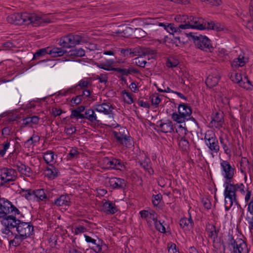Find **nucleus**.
<instances>
[{"label": "nucleus", "instance_id": "obj_40", "mask_svg": "<svg viewBox=\"0 0 253 253\" xmlns=\"http://www.w3.org/2000/svg\"><path fill=\"white\" fill-rule=\"evenodd\" d=\"M54 152L52 151H47L44 153L43 160L47 164L52 162L54 160Z\"/></svg>", "mask_w": 253, "mask_h": 253}, {"label": "nucleus", "instance_id": "obj_22", "mask_svg": "<svg viewBox=\"0 0 253 253\" xmlns=\"http://www.w3.org/2000/svg\"><path fill=\"white\" fill-rule=\"evenodd\" d=\"M104 211L108 214H114L118 211L117 207L112 201H107L103 204Z\"/></svg>", "mask_w": 253, "mask_h": 253}, {"label": "nucleus", "instance_id": "obj_35", "mask_svg": "<svg viewBox=\"0 0 253 253\" xmlns=\"http://www.w3.org/2000/svg\"><path fill=\"white\" fill-rule=\"evenodd\" d=\"M209 225L211 226V228H207L206 231L207 232H210L209 237L212 239L213 242H214L215 239H217L218 237L219 230H216V227L214 225L209 224Z\"/></svg>", "mask_w": 253, "mask_h": 253}, {"label": "nucleus", "instance_id": "obj_54", "mask_svg": "<svg viewBox=\"0 0 253 253\" xmlns=\"http://www.w3.org/2000/svg\"><path fill=\"white\" fill-rule=\"evenodd\" d=\"M133 32L135 37L139 39L145 37L146 34V33L141 28H135Z\"/></svg>", "mask_w": 253, "mask_h": 253}, {"label": "nucleus", "instance_id": "obj_41", "mask_svg": "<svg viewBox=\"0 0 253 253\" xmlns=\"http://www.w3.org/2000/svg\"><path fill=\"white\" fill-rule=\"evenodd\" d=\"M70 53L71 56L76 57H83L85 55V51L82 48L71 50Z\"/></svg>", "mask_w": 253, "mask_h": 253}, {"label": "nucleus", "instance_id": "obj_46", "mask_svg": "<svg viewBox=\"0 0 253 253\" xmlns=\"http://www.w3.org/2000/svg\"><path fill=\"white\" fill-rule=\"evenodd\" d=\"M170 35H172L173 38H169L168 36H164V39L163 41H158L161 43H165L166 42H171L172 43V42H175V41H177L178 42V40L176 39V37H178V34H176L175 33H169Z\"/></svg>", "mask_w": 253, "mask_h": 253}, {"label": "nucleus", "instance_id": "obj_34", "mask_svg": "<svg viewBox=\"0 0 253 253\" xmlns=\"http://www.w3.org/2000/svg\"><path fill=\"white\" fill-rule=\"evenodd\" d=\"M219 141L221 146L224 149V153L227 155L230 156L231 151L229 148V142L227 138L224 139L222 136L219 137Z\"/></svg>", "mask_w": 253, "mask_h": 253}, {"label": "nucleus", "instance_id": "obj_6", "mask_svg": "<svg viewBox=\"0 0 253 253\" xmlns=\"http://www.w3.org/2000/svg\"><path fill=\"white\" fill-rule=\"evenodd\" d=\"M113 134L116 141L121 145L129 148L132 145V139L129 135L127 129L125 127H121L119 131H113Z\"/></svg>", "mask_w": 253, "mask_h": 253}, {"label": "nucleus", "instance_id": "obj_11", "mask_svg": "<svg viewBox=\"0 0 253 253\" xmlns=\"http://www.w3.org/2000/svg\"><path fill=\"white\" fill-rule=\"evenodd\" d=\"M111 74H114L119 78L125 79L124 77L127 76L129 75H134L139 74V71L135 67L130 66L128 68H115L113 72Z\"/></svg>", "mask_w": 253, "mask_h": 253}, {"label": "nucleus", "instance_id": "obj_12", "mask_svg": "<svg viewBox=\"0 0 253 253\" xmlns=\"http://www.w3.org/2000/svg\"><path fill=\"white\" fill-rule=\"evenodd\" d=\"M204 139L206 145L211 151L215 153H217L219 151L220 147L218 141L214 133H212L209 135L206 134Z\"/></svg>", "mask_w": 253, "mask_h": 253}, {"label": "nucleus", "instance_id": "obj_38", "mask_svg": "<svg viewBox=\"0 0 253 253\" xmlns=\"http://www.w3.org/2000/svg\"><path fill=\"white\" fill-rule=\"evenodd\" d=\"M121 94L122 95H126V97H127V99H126L124 97V102L128 104H131L132 103L134 102V100L133 99V94L131 93L126 91V90H123Z\"/></svg>", "mask_w": 253, "mask_h": 253}, {"label": "nucleus", "instance_id": "obj_63", "mask_svg": "<svg viewBox=\"0 0 253 253\" xmlns=\"http://www.w3.org/2000/svg\"><path fill=\"white\" fill-rule=\"evenodd\" d=\"M83 100V97L81 94L76 96V97H73L71 99V102L78 105L80 104Z\"/></svg>", "mask_w": 253, "mask_h": 253}, {"label": "nucleus", "instance_id": "obj_49", "mask_svg": "<svg viewBox=\"0 0 253 253\" xmlns=\"http://www.w3.org/2000/svg\"><path fill=\"white\" fill-rule=\"evenodd\" d=\"M76 118L79 119H84V114L81 113L77 109H73L71 111V114L70 115V119Z\"/></svg>", "mask_w": 253, "mask_h": 253}, {"label": "nucleus", "instance_id": "obj_2", "mask_svg": "<svg viewBox=\"0 0 253 253\" xmlns=\"http://www.w3.org/2000/svg\"><path fill=\"white\" fill-rule=\"evenodd\" d=\"M178 113L176 112L171 114L172 119L178 124L185 123L189 127L198 128V123L193 117H190L192 109L189 104L181 103L178 106Z\"/></svg>", "mask_w": 253, "mask_h": 253}, {"label": "nucleus", "instance_id": "obj_14", "mask_svg": "<svg viewBox=\"0 0 253 253\" xmlns=\"http://www.w3.org/2000/svg\"><path fill=\"white\" fill-rule=\"evenodd\" d=\"M107 178L109 179L108 182L112 189L121 190L123 192L126 189L127 182L124 179L116 177Z\"/></svg>", "mask_w": 253, "mask_h": 253}, {"label": "nucleus", "instance_id": "obj_56", "mask_svg": "<svg viewBox=\"0 0 253 253\" xmlns=\"http://www.w3.org/2000/svg\"><path fill=\"white\" fill-rule=\"evenodd\" d=\"M152 203L154 206H157L160 203L162 196L161 194L153 195L152 196Z\"/></svg>", "mask_w": 253, "mask_h": 253}, {"label": "nucleus", "instance_id": "obj_37", "mask_svg": "<svg viewBox=\"0 0 253 253\" xmlns=\"http://www.w3.org/2000/svg\"><path fill=\"white\" fill-rule=\"evenodd\" d=\"M40 138L38 135L33 134L29 139H28L24 144V146L27 148H30L31 146L34 145L35 143L40 141Z\"/></svg>", "mask_w": 253, "mask_h": 253}, {"label": "nucleus", "instance_id": "obj_59", "mask_svg": "<svg viewBox=\"0 0 253 253\" xmlns=\"http://www.w3.org/2000/svg\"><path fill=\"white\" fill-rule=\"evenodd\" d=\"M179 225L182 228L185 227L188 228V227L190 226L189 220L186 217L181 218L179 221Z\"/></svg>", "mask_w": 253, "mask_h": 253}, {"label": "nucleus", "instance_id": "obj_30", "mask_svg": "<svg viewBox=\"0 0 253 253\" xmlns=\"http://www.w3.org/2000/svg\"><path fill=\"white\" fill-rule=\"evenodd\" d=\"M154 85H155L157 88V90L160 92H170L172 91L168 86L165 85V82L164 80H160V82L158 83H154Z\"/></svg>", "mask_w": 253, "mask_h": 253}, {"label": "nucleus", "instance_id": "obj_7", "mask_svg": "<svg viewBox=\"0 0 253 253\" xmlns=\"http://www.w3.org/2000/svg\"><path fill=\"white\" fill-rule=\"evenodd\" d=\"M66 53H67V51L60 47H54L51 48L50 47H47L37 50L34 53L33 59H39L46 54L51 55L54 57H60L63 56Z\"/></svg>", "mask_w": 253, "mask_h": 253}, {"label": "nucleus", "instance_id": "obj_10", "mask_svg": "<svg viewBox=\"0 0 253 253\" xmlns=\"http://www.w3.org/2000/svg\"><path fill=\"white\" fill-rule=\"evenodd\" d=\"M222 174L225 179V182L232 181L235 171V169L231 166L227 161L222 160L220 163Z\"/></svg>", "mask_w": 253, "mask_h": 253}, {"label": "nucleus", "instance_id": "obj_3", "mask_svg": "<svg viewBox=\"0 0 253 253\" xmlns=\"http://www.w3.org/2000/svg\"><path fill=\"white\" fill-rule=\"evenodd\" d=\"M12 215V221L15 225V228L19 234L24 236L26 238L34 234V226L31 221L24 222L20 219Z\"/></svg>", "mask_w": 253, "mask_h": 253}, {"label": "nucleus", "instance_id": "obj_36", "mask_svg": "<svg viewBox=\"0 0 253 253\" xmlns=\"http://www.w3.org/2000/svg\"><path fill=\"white\" fill-rule=\"evenodd\" d=\"M178 145L182 151H187L189 149V142L185 136L181 137Z\"/></svg>", "mask_w": 253, "mask_h": 253}, {"label": "nucleus", "instance_id": "obj_5", "mask_svg": "<svg viewBox=\"0 0 253 253\" xmlns=\"http://www.w3.org/2000/svg\"><path fill=\"white\" fill-rule=\"evenodd\" d=\"M83 36L74 33H70L62 36L59 41V44L63 48H70L79 44L83 40Z\"/></svg>", "mask_w": 253, "mask_h": 253}, {"label": "nucleus", "instance_id": "obj_58", "mask_svg": "<svg viewBox=\"0 0 253 253\" xmlns=\"http://www.w3.org/2000/svg\"><path fill=\"white\" fill-rule=\"evenodd\" d=\"M135 60L136 65L140 67H144L147 63L146 60L142 59L141 56L135 58Z\"/></svg>", "mask_w": 253, "mask_h": 253}, {"label": "nucleus", "instance_id": "obj_52", "mask_svg": "<svg viewBox=\"0 0 253 253\" xmlns=\"http://www.w3.org/2000/svg\"><path fill=\"white\" fill-rule=\"evenodd\" d=\"M21 191L22 192H25V194L24 195H23L22 196L24 197L26 199L28 200L32 199V196H35V190H33L31 189L27 190L22 189Z\"/></svg>", "mask_w": 253, "mask_h": 253}, {"label": "nucleus", "instance_id": "obj_57", "mask_svg": "<svg viewBox=\"0 0 253 253\" xmlns=\"http://www.w3.org/2000/svg\"><path fill=\"white\" fill-rule=\"evenodd\" d=\"M120 51L124 57H132L131 48H121Z\"/></svg>", "mask_w": 253, "mask_h": 253}, {"label": "nucleus", "instance_id": "obj_45", "mask_svg": "<svg viewBox=\"0 0 253 253\" xmlns=\"http://www.w3.org/2000/svg\"><path fill=\"white\" fill-rule=\"evenodd\" d=\"M150 160L147 159V160H145L143 162H139L140 165L145 170H147L148 172L151 174V171L153 172V169L151 168L150 165Z\"/></svg>", "mask_w": 253, "mask_h": 253}, {"label": "nucleus", "instance_id": "obj_64", "mask_svg": "<svg viewBox=\"0 0 253 253\" xmlns=\"http://www.w3.org/2000/svg\"><path fill=\"white\" fill-rule=\"evenodd\" d=\"M202 202L204 207L207 210H209L211 208V203L209 199L203 198L202 200Z\"/></svg>", "mask_w": 253, "mask_h": 253}, {"label": "nucleus", "instance_id": "obj_42", "mask_svg": "<svg viewBox=\"0 0 253 253\" xmlns=\"http://www.w3.org/2000/svg\"><path fill=\"white\" fill-rule=\"evenodd\" d=\"M80 154V153L78 151L77 148H72L69 153L67 154V159L72 160L75 158H78L79 157Z\"/></svg>", "mask_w": 253, "mask_h": 253}, {"label": "nucleus", "instance_id": "obj_16", "mask_svg": "<svg viewBox=\"0 0 253 253\" xmlns=\"http://www.w3.org/2000/svg\"><path fill=\"white\" fill-rule=\"evenodd\" d=\"M232 181L230 182H225L224 186L225 189L224 191V195L227 198H234L236 199L237 195L236 192L238 190L234 183H232Z\"/></svg>", "mask_w": 253, "mask_h": 253}, {"label": "nucleus", "instance_id": "obj_43", "mask_svg": "<svg viewBox=\"0 0 253 253\" xmlns=\"http://www.w3.org/2000/svg\"><path fill=\"white\" fill-rule=\"evenodd\" d=\"M234 200H236V199L233 197L227 198L226 196H224V206L226 211H229L233 205Z\"/></svg>", "mask_w": 253, "mask_h": 253}, {"label": "nucleus", "instance_id": "obj_51", "mask_svg": "<svg viewBox=\"0 0 253 253\" xmlns=\"http://www.w3.org/2000/svg\"><path fill=\"white\" fill-rule=\"evenodd\" d=\"M91 80H81L79 84L76 85H77V86H79L81 89H84L88 88L91 85Z\"/></svg>", "mask_w": 253, "mask_h": 253}, {"label": "nucleus", "instance_id": "obj_44", "mask_svg": "<svg viewBox=\"0 0 253 253\" xmlns=\"http://www.w3.org/2000/svg\"><path fill=\"white\" fill-rule=\"evenodd\" d=\"M150 99L152 103V105H155L156 107L159 106V104L161 101V99L159 97V94L157 93L153 94L150 97Z\"/></svg>", "mask_w": 253, "mask_h": 253}, {"label": "nucleus", "instance_id": "obj_9", "mask_svg": "<svg viewBox=\"0 0 253 253\" xmlns=\"http://www.w3.org/2000/svg\"><path fill=\"white\" fill-rule=\"evenodd\" d=\"M191 17V19L192 21H193L194 26H196L197 27H200L198 28H195V29L198 30H204V29H212L215 30L217 31H220V29L219 28H215L214 23L212 21H207L202 18L194 17L192 16H190Z\"/></svg>", "mask_w": 253, "mask_h": 253}, {"label": "nucleus", "instance_id": "obj_8", "mask_svg": "<svg viewBox=\"0 0 253 253\" xmlns=\"http://www.w3.org/2000/svg\"><path fill=\"white\" fill-rule=\"evenodd\" d=\"M31 13L27 12L22 13H14L9 15L7 17V21L10 24L17 25L22 24L29 25L31 23Z\"/></svg>", "mask_w": 253, "mask_h": 253}, {"label": "nucleus", "instance_id": "obj_19", "mask_svg": "<svg viewBox=\"0 0 253 253\" xmlns=\"http://www.w3.org/2000/svg\"><path fill=\"white\" fill-rule=\"evenodd\" d=\"M17 169V170L21 174L26 176H30L32 174V170L29 166L25 165L20 161H17L14 164Z\"/></svg>", "mask_w": 253, "mask_h": 253}, {"label": "nucleus", "instance_id": "obj_32", "mask_svg": "<svg viewBox=\"0 0 253 253\" xmlns=\"http://www.w3.org/2000/svg\"><path fill=\"white\" fill-rule=\"evenodd\" d=\"M84 119H87L91 123L97 121V117L95 114L94 110L92 109H86L84 114Z\"/></svg>", "mask_w": 253, "mask_h": 253}, {"label": "nucleus", "instance_id": "obj_21", "mask_svg": "<svg viewBox=\"0 0 253 253\" xmlns=\"http://www.w3.org/2000/svg\"><path fill=\"white\" fill-rule=\"evenodd\" d=\"M31 23L35 26H40L42 23H49L51 20L49 18H44L37 15L35 13H31Z\"/></svg>", "mask_w": 253, "mask_h": 253}, {"label": "nucleus", "instance_id": "obj_39", "mask_svg": "<svg viewBox=\"0 0 253 253\" xmlns=\"http://www.w3.org/2000/svg\"><path fill=\"white\" fill-rule=\"evenodd\" d=\"M35 197L38 198L40 200L45 201L47 199V196L46 195L44 189H38L35 190Z\"/></svg>", "mask_w": 253, "mask_h": 253}, {"label": "nucleus", "instance_id": "obj_4", "mask_svg": "<svg viewBox=\"0 0 253 253\" xmlns=\"http://www.w3.org/2000/svg\"><path fill=\"white\" fill-rule=\"evenodd\" d=\"M192 41L197 48L203 51L211 52L213 50L211 40L206 36L195 33L192 37Z\"/></svg>", "mask_w": 253, "mask_h": 253}, {"label": "nucleus", "instance_id": "obj_60", "mask_svg": "<svg viewBox=\"0 0 253 253\" xmlns=\"http://www.w3.org/2000/svg\"><path fill=\"white\" fill-rule=\"evenodd\" d=\"M3 149L0 151V157H3L5 155L6 151L8 149L10 146V143L7 140L4 142L3 144Z\"/></svg>", "mask_w": 253, "mask_h": 253}, {"label": "nucleus", "instance_id": "obj_62", "mask_svg": "<svg viewBox=\"0 0 253 253\" xmlns=\"http://www.w3.org/2000/svg\"><path fill=\"white\" fill-rule=\"evenodd\" d=\"M65 132L69 135H71L74 134L76 131V128L75 126H71L69 127H66L65 128Z\"/></svg>", "mask_w": 253, "mask_h": 253}, {"label": "nucleus", "instance_id": "obj_1", "mask_svg": "<svg viewBox=\"0 0 253 253\" xmlns=\"http://www.w3.org/2000/svg\"><path fill=\"white\" fill-rule=\"evenodd\" d=\"M175 23H161L156 22L154 23H145V25L150 26L149 29H155L157 26L163 27L164 31L169 33H175L179 35L178 37H176L178 40L175 42H172V43L178 46L179 44H186L189 41H192V37L195 35V33L189 32L188 34H183L182 30H186L189 29H195L198 28L196 26H194L192 21L191 17L186 15H176L175 17Z\"/></svg>", "mask_w": 253, "mask_h": 253}, {"label": "nucleus", "instance_id": "obj_24", "mask_svg": "<svg viewBox=\"0 0 253 253\" xmlns=\"http://www.w3.org/2000/svg\"><path fill=\"white\" fill-rule=\"evenodd\" d=\"M238 242L237 246L233 249V253H249L246 243L241 239L238 240Z\"/></svg>", "mask_w": 253, "mask_h": 253}, {"label": "nucleus", "instance_id": "obj_47", "mask_svg": "<svg viewBox=\"0 0 253 253\" xmlns=\"http://www.w3.org/2000/svg\"><path fill=\"white\" fill-rule=\"evenodd\" d=\"M234 83L237 84L240 86L246 89L247 90H252V87L250 85L247 83L246 80H232Z\"/></svg>", "mask_w": 253, "mask_h": 253}, {"label": "nucleus", "instance_id": "obj_50", "mask_svg": "<svg viewBox=\"0 0 253 253\" xmlns=\"http://www.w3.org/2000/svg\"><path fill=\"white\" fill-rule=\"evenodd\" d=\"M179 64L178 60L174 58H169L167 59L166 61V65L169 68H173L176 67Z\"/></svg>", "mask_w": 253, "mask_h": 253}, {"label": "nucleus", "instance_id": "obj_31", "mask_svg": "<svg viewBox=\"0 0 253 253\" xmlns=\"http://www.w3.org/2000/svg\"><path fill=\"white\" fill-rule=\"evenodd\" d=\"M117 161V159L113 158L105 157L103 159V164L107 169H114V166Z\"/></svg>", "mask_w": 253, "mask_h": 253}, {"label": "nucleus", "instance_id": "obj_18", "mask_svg": "<svg viewBox=\"0 0 253 253\" xmlns=\"http://www.w3.org/2000/svg\"><path fill=\"white\" fill-rule=\"evenodd\" d=\"M160 123L159 126H157L159 127L160 131L163 133H168L174 131V127L173 126L172 122L169 120H166L165 123L162 122V120L158 122Z\"/></svg>", "mask_w": 253, "mask_h": 253}, {"label": "nucleus", "instance_id": "obj_13", "mask_svg": "<svg viewBox=\"0 0 253 253\" xmlns=\"http://www.w3.org/2000/svg\"><path fill=\"white\" fill-rule=\"evenodd\" d=\"M132 57L134 56H142L146 55H155L157 51L150 47H145L142 46H137L134 48H131Z\"/></svg>", "mask_w": 253, "mask_h": 253}, {"label": "nucleus", "instance_id": "obj_48", "mask_svg": "<svg viewBox=\"0 0 253 253\" xmlns=\"http://www.w3.org/2000/svg\"><path fill=\"white\" fill-rule=\"evenodd\" d=\"M97 67L99 68L103 69L107 71H111L113 72L114 69L115 68L113 66H111L110 64L106 63V62H100L96 64Z\"/></svg>", "mask_w": 253, "mask_h": 253}, {"label": "nucleus", "instance_id": "obj_28", "mask_svg": "<svg viewBox=\"0 0 253 253\" xmlns=\"http://www.w3.org/2000/svg\"><path fill=\"white\" fill-rule=\"evenodd\" d=\"M13 235L14 236V239L9 241V246H11V245L15 247L19 246L23 240L27 238L24 236L19 234L18 233H14L13 234Z\"/></svg>", "mask_w": 253, "mask_h": 253}, {"label": "nucleus", "instance_id": "obj_20", "mask_svg": "<svg viewBox=\"0 0 253 253\" xmlns=\"http://www.w3.org/2000/svg\"><path fill=\"white\" fill-rule=\"evenodd\" d=\"M134 29L130 27L123 26L119 29L115 30L113 33L117 35H121V37L128 38L132 36Z\"/></svg>", "mask_w": 253, "mask_h": 253}, {"label": "nucleus", "instance_id": "obj_61", "mask_svg": "<svg viewBox=\"0 0 253 253\" xmlns=\"http://www.w3.org/2000/svg\"><path fill=\"white\" fill-rule=\"evenodd\" d=\"M205 84L208 87L212 88L217 85L218 81L217 80H205Z\"/></svg>", "mask_w": 253, "mask_h": 253}, {"label": "nucleus", "instance_id": "obj_26", "mask_svg": "<svg viewBox=\"0 0 253 253\" xmlns=\"http://www.w3.org/2000/svg\"><path fill=\"white\" fill-rule=\"evenodd\" d=\"M53 203L57 206H69L71 203L70 199L68 196L62 195L56 199Z\"/></svg>", "mask_w": 253, "mask_h": 253}, {"label": "nucleus", "instance_id": "obj_55", "mask_svg": "<svg viewBox=\"0 0 253 253\" xmlns=\"http://www.w3.org/2000/svg\"><path fill=\"white\" fill-rule=\"evenodd\" d=\"M238 242V241H236L234 237L232 235H230L229 234L228 235V245L229 247L231 246L233 248V249L237 246Z\"/></svg>", "mask_w": 253, "mask_h": 253}, {"label": "nucleus", "instance_id": "obj_17", "mask_svg": "<svg viewBox=\"0 0 253 253\" xmlns=\"http://www.w3.org/2000/svg\"><path fill=\"white\" fill-rule=\"evenodd\" d=\"M1 224L5 227L4 229H2V233L4 234L8 235L11 233V235H13V233L11 231L10 229L15 228V225L12 221V215L7 216V218L1 217Z\"/></svg>", "mask_w": 253, "mask_h": 253}, {"label": "nucleus", "instance_id": "obj_33", "mask_svg": "<svg viewBox=\"0 0 253 253\" xmlns=\"http://www.w3.org/2000/svg\"><path fill=\"white\" fill-rule=\"evenodd\" d=\"M52 169L47 168L46 169V171L47 173L46 175L50 179H54L57 177L59 175V171L57 169L55 168L52 165H50Z\"/></svg>", "mask_w": 253, "mask_h": 253}, {"label": "nucleus", "instance_id": "obj_15", "mask_svg": "<svg viewBox=\"0 0 253 253\" xmlns=\"http://www.w3.org/2000/svg\"><path fill=\"white\" fill-rule=\"evenodd\" d=\"M0 170L3 171V175H5L6 177L5 180L3 182L0 183V186H5L6 187H8V186L6 185L7 183L10 181H14L16 179L17 172L15 169H13L3 168L1 169Z\"/></svg>", "mask_w": 253, "mask_h": 253}, {"label": "nucleus", "instance_id": "obj_25", "mask_svg": "<svg viewBox=\"0 0 253 253\" xmlns=\"http://www.w3.org/2000/svg\"><path fill=\"white\" fill-rule=\"evenodd\" d=\"M223 122V113L216 112L214 117L212 118L211 123L217 128L222 126Z\"/></svg>", "mask_w": 253, "mask_h": 253}, {"label": "nucleus", "instance_id": "obj_23", "mask_svg": "<svg viewBox=\"0 0 253 253\" xmlns=\"http://www.w3.org/2000/svg\"><path fill=\"white\" fill-rule=\"evenodd\" d=\"M114 107L110 103H103L97 106L95 110L99 112H103L105 115L112 113Z\"/></svg>", "mask_w": 253, "mask_h": 253}, {"label": "nucleus", "instance_id": "obj_29", "mask_svg": "<svg viewBox=\"0 0 253 253\" xmlns=\"http://www.w3.org/2000/svg\"><path fill=\"white\" fill-rule=\"evenodd\" d=\"M84 237L85 238V240L87 243H92L96 245L95 247L91 248L92 250H93L96 253H100L101 252L102 246L100 245L99 243H96V240L86 234L84 235Z\"/></svg>", "mask_w": 253, "mask_h": 253}, {"label": "nucleus", "instance_id": "obj_53", "mask_svg": "<svg viewBox=\"0 0 253 253\" xmlns=\"http://www.w3.org/2000/svg\"><path fill=\"white\" fill-rule=\"evenodd\" d=\"M154 224L156 229L159 232L164 233L166 232L165 227L163 225V223L160 220H156L154 222Z\"/></svg>", "mask_w": 253, "mask_h": 253}, {"label": "nucleus", "instance_id": "obj_27", "mask_svg": "<svg viewBox=\"0 0 253 253\" xmlns=\"http://www.w3.org/2000/svg\"><path fill=\"white\" fill-rule=\"evenodd\" d=\"M248 59L245 58L244 56L240 55L238 58L234 59L231 63V66L233 69L243 67L248 62Z\"/></svg>", "mask_w": 253, "mask_h": 253}]
</instances>
